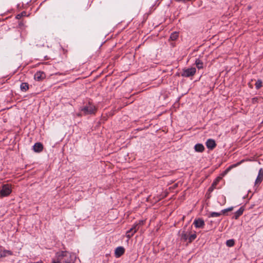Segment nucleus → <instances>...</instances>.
Here are the masks:
<instances>
[{"label":"nucleus","mask_w":263,"mask_h":263,"mask_svg":"<svg viewBox=\"0 0 263 263\" xmlns=\"http://www.w3.org/2000/svg\"><path fill=\"white\" fill-rule=\"evenodd\" d=\"M43 149V145L42 143L38 142L36 143L33 146V149L35 152H41Z\"/></svg>","instance_id":"10"},{"label":"nucleus","mask_w":263,"mask_h":263,"mask_svg":"<svg viewBox=\"0 0 263 263\" xmlns=\"http://www.w3.org/2000/svg\"><path fill=\"white\" fill-rule=\"evenodd\" d=\"M262 86V81L261 80H257L255 83V87L257 89H259Z\"/></svg>","instance_id":"21"},{"label":"nucleus","mask_w":263,"mask_h":263,"mask_svg":"<svg viewBox=\"0 0 263 263\" xmlns=\"http://www.w3.org/2000/svg\"><path fill=\"white\" fill-rule=\"evenodd\" d=\"M12 190L11 186L8 184H4L2 186V189L1 191V195L2 196H7L10 194Z\"/></svg>","instance_id":"5"},{"label":"nucleus","mask_w":263,"mask_h":263,"mask_svg":"<svg viewBox=\"0 0 263 263\" xmlns=\"http://www.w3.org/2000/svg\"><path fill=\"white\" fill-rule=\"evenodd\" d=\"M190 235V231L189 230H184L182 232L181 234V239L183 240L184 241H186L189 239V237Z\"/></svg>","instance_id":"12"},{"label":"nucleus","mask_w":263,"mask_h":263,"mask_svg":"<svg viewBox=\"0 0 263 263\" xmlns=\"http://www.w3.org/2000/svg\"><path fill=\"white\" fill-rule=\"evenodd\" d=\"M220 178H218L216 179V180L215 181H214L211 186L209 187V191L210 192H212L213 191V190H214V188H215L216 186L217 185L219 180H220Z\"/></svg>","instance_id":"18"},{"label":"nucleus","mask_w":263,"mask_h":263,"mask_svg":"<svg viewBox=\"0 0 263 263\" xmlns=\"http://www.w3.org/2000/svg\"><path fill=\"white\" fill-rule=\"evenodd\" d=\"M195 151L197 152H202L204 150V147L202 144H197L194 147Z\"/></svg>","instance_id":"15"},{"label":"nucleus","mask_w":263,"mask_h":263,"mask_svg":"<svg viewBox=\"0 0 263 263\" xmlns=\"http://www.w3.org/2000/svg\"><path fill=\"white\" fill-rule=\"evenodd\" d=\"M216 145L215 141L213 139H209L206 142V147L210 149H213L215 147Z\"/></svg>","instance_id":"9"},{"label":"nucleus","mask_w":263,"mask_h":263,"mask_svg":"<svg viewBox=\"0 0 263 263\" xmlns=\"http://www.w3.org/2000/svg\"><path fill=\"white\" fill-rule=\"evenodd\" d=\"M257 100H258V98H253L252 99V102L253 103H255L257 102Z\"/></svg>","instance_id":"25"},{"label":"nucleus","mask_w":263,"mask_h":263,"mask_svg":"<svg viewBox=\"0 0 263 263\" xmlns=\"http://www.w3.org/2000/svg\"><path fill=\"white\" fill-rule=\"evenodd\" d=\"M179 33L177 32H173L170 36V39L172 41H175L178 37Z\"/></svg>","instance_id":"20"},{"label":"nucleus","mask_w":263,"mask_h":263,"mask_svg":"<svg viewBox=\"0 0 263 263\" xmlns=\"http://www.w3.org/2000/svg\"><path fill=\"white\" fill-rule=\"evenodd\" d=\"M196 237H197V235H196L195 232H194V233H193V234H191V233L190 232V235H189V239H188L189 242V243L192 242L194 240H195L196 239Z\"/></svg>","instance_id":"19"},{"label":"nucleus","mask_w":263,"mask_h":263,"mask_svg":"<svg viewBox=\"0 0 263 263\" xmlns=\"http://www.w3.org/2000/svg\"><path fill=\"white\" fill-rule=\"evenodd\" d=\"M196 72V69L194 67L184 69L181 73V76L184 77H190L193 76Z\"/></svg>","instance_id":"4"},{"label":"nucleus","mask_w":263,"mask_h":263,"mask_svg":"<svg viewBox=\"0 0 263 263\" xmlns=\"http://www.w3.org/2000/svg\"><path fill=\"white\" fill-rule=\"evenodd\" d=\"M227 212V211H225V209L222 210L220 213H222V215H224Z\"/></svg>","instance_id":"27"},{"label":"nucleus","mask_w":263,"mask_h":263,"mask_svg":"<svg viewBox=\"0 0 263 263\" xmlns=\"http://www.w3.org/2000/svg\"><path fill=\"white\" fill-rule=\"evenodd\" d=\"M26 15V12H22V13L17 14L16 16V18L17 19H20L22 16Z\"/></svg>","instance_id":"24"},{"label":"nucleus","mask_w":263,"mask_h":263,"mask_svg":"<svg viewBox=\"0 0 263 263\" xmlns=\"http://www.w3.org/2000/svg\"><path fill=\"white\" fill-rule=\"evenodd\" d=\"M226 244L229 247H232L234 245V241L233 239L228 240L227 241Z\"/></svg>","instance_id":"23"},{"label":"nucleus","mask_w":263,"mask_h":263,"mask_svg":"<svg viewBox=\"0 0 263 263\" xmlns=\"http://www.w3.org/2000/svg\"><path fill=\"white\" fill-rule=\"evenodd\" d=\"M194 224L197 228H202L204 227L205 223L203 219L201 218L196 219L194 221Z\"/></svg>","instance_id":"8"},{"label":"nucleus","mask_w":263,"mask_h":263,"mask_svg":"<svg viewBox=\"0 0 263 263\" xmlns=\"http://www.w3.org/2000/svg\"><path fill=\"white\" fill-rule=\"evenodd\" d=\"M81 111L84 112V115L92 114L95 113L96 108L94 105L89 103L88 105L81 109Z\"/></svg>","instance_id":"3"},{"label":"nucleus","mask_w":263,"mask_h":263,"mask_svg":"<svg viewBox=\"0 0 263 263\" xmlns=\"http://www.w3.org/2000/svg\"><path fill=\"white\" fill-rule=\"evenodd\" d=\"M263 180V171L260 168L259 171L258 176L255 180V184H259Z\"/></svg>","instance_id":"11"},{"label":"nucleus","mask_w":263,"mask_h":263,"mask_svg":"<svg viewBox=\"0 0 263 263\" xmlns=\"http://www.w3.org/2000/svg\"><path fill=\"white\" fill-rule=\"evenodd\" d=\"M233 210V207H230L229 208L226 209L225 211L228 212L232 211Z\"/></svg>","instance_id":"26"},{"label":"nucleus","mask_w":263,"mask_h":263,"mask_svg":"<svg viewBox=\"0 0 263 263\" xmlns=\"http://www.w3.org/2000/svg\"><path fill=\"white\" fill-rule=\"evenodd\" d=\"M195 64L196 67L199 69H202L203 66V62L199 59H197L195 61Z\"/></svg>","instance_id":"16"},{"label":"nucleus","mask_w":263,"mask_h":263,"mask_svg":"<svg viewBox=\"0 0 263 263\" xmlns=\"http://www.w3.org/2000/svg\"><path fill=\"white\" fill-rule=\"evenodd\" d=\"M243 211L244 209L242 207L240 208V209L234 213L233 218L235 219H238V218L243 214Z\"/></svg>","instance_id":"14"},{"label":"nucleus","mask_w":263,"mask_h":263,"mask_svg":"<svg viewBox=\"0 0 263 263\" xmlns=\"http://www.w3.org/2000/svg\"><path fill=\"white\" fill-rule=\"evenodd\" d=\"M46 77L45 73L44 72L39 71L36 72L34 76V78L36 81H40L43 80Z\"/></svg>","instance_id":"6"},{"label":"nucleus","mask_w":263,"mask_h":263,"mask_svg":"<svg viewBox=\"0 0 263 263\" xmlns=\"http://www.w3.org/2000/svg\"><path fill=\"white\" fill-rule=\"evenodd\" d=\"M125 252V249L123 247H117L115 251V255L118 258L121 256Z\"/></svg>","instance_id":"7"},{"label":"nucleus","mask_w":263,"mask_h":263,"mask_svg":"<svg viewBox=\"0 0 263 263\" xmlns=\"http://www.w3.org/2000/svg\"><path fill=\"white\" fill-rule=\"evenodd\" d=\"M20 88L21 90L26 91L29 89V84L27 83H22L21 84Z\"/></svg>","instance_id":"17"},{"label":"nucleus","mask_w":263,"mask_h":263,"mask_svg":"<svg viewBox=\"0 0 263 263\" xmlns=\"http://www.w3.org/2000/svg\"><path fill=\"white\" fill-rule=\"evenodd\" d=\"M12 252L9 250H3L0 252V257H5L9 255H12Z\"/></svg>","instance_id":"13"},{"label":"nucleus","mask_w":263,"mask_h":263,"mask_svg":"<svg viewBox=\"0 0 263 263\" xmlns=\"http://www.w3.org/2000/svg\"><path fill=\"white\" fill-rule=\"evenodd\" d=\"M222 215V213L220 212H212L210 214V217H219Z\"/></svg>","instance_id":"22"},{"label":"nucleus","mask_w":263,"mask_h":263,"mask_svg":"<svg viewBox=\"0 0 263 263\" xmlns=\"http://www.w3.org/2000/svg\"><path fill=\"white\" fill-rule=\"evenodd\" d=\"M69 253L67 251H61L56 254V259H53L52 263H70L68 258Z\"/></svg>","instance_id":"1"},{"label":"nucleus","mask_w":263,"mask_h":263,"mask_svg":"<svg viewBox=\"0 0 263 263\" xmlns=\"http://www.w3.org/2000/svg\"><path fill=\"white\" fill-rule=\"evenodd\" d=\"M143 224V222L140 221L138 223H135L128 231L126 232V237L129 239L134 234L139 230L140 226Z\"/></svg>","instance_id":"2"}]
</instances>
